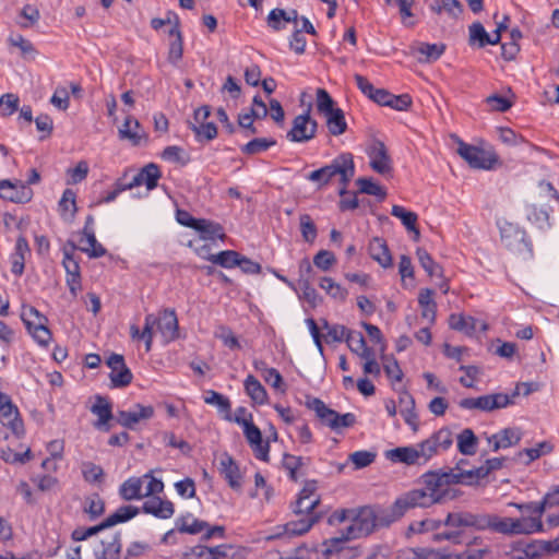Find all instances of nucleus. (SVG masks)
I'll return each mask as SVG.
<instances>
[{
	"label": "nucleus",
	"instance_id": "1",
	"mask_svg": "<svg viewBox=\"0 0 559 559\" xmlns=\"http://www.w3.org/2000/svg\"><path fill=\"white\" fill-rule=\"evenodd\" d=\"M421 480L424 488L409 490L394 501L393 520H400L411 509L429 508L455 497L450 488H444L436 471L424 474Z\"/></svg>",
	"mask_w": 559,
	"mask_h": 559
},
{
	"label": "nucleus",
	"instance_id": "42",
	"mask_svg": "<svg viewBox=\"0 0 559 559\" xmlns=\"http://www.w3.org/2000/svg\"><path fill=\"white\" fill-rule=\"evenodd\" d=\"M526 218L539 229L549 228L551 226L549 218V210L546 207H538L535 204L525 207Z\"/></svg>",
	"mask_w": 559,
	"mask_h": 559
},
{
	"label": "nucleus",
	"instance_id": "54",
	"mask_svg": "<svg viewBox=\"0 0 559 559\" xmlns=\"http://www.w3.org/2000/svg\"><path fill=\"white\" fill-rule=\"evenodd\" d=\"M359 187V192L368 195H373L380 200L385 199L386 191L380 185L373 182L372 178L360 177L356 180Z\"/></svg>",
	"mask_w": 559,
	"mask_h": 559
},
{
	"label": "nucleus",
	"instance_id": "50",
	"mask_svg": "<svg viewBox=\"0 0 559 559\" xmlns=\"http://www.w3.org/2000/svg\"><path fill=\"white\" fill-rule=\"evenodd\" d=\"M168 34L170 37H174L169 44L168 61L173 64H177L183 53L182 34L180 29L169 31Z\"/></svg>",
	"mask_w": 559,
	"mask_h": 559
},
{
	"label": "nucleus",
	"instance_id": "55",
	"mask_svg": "<svg viewBox=\"0 0 559 559\" xmlns=\"http://www.w3.org/2000/svg\"><path fill=\"white\" fill-rule=\"evenodd\" d=\"M204 402L206 404H210V405H215L217 406L218 411L222 412V413H225L226 416L225 418L230 420V401L228 397H226L225 395L216 392V391H213V390H209L206 392V396L204 397Z\"/></svg>",
	"mask_w": 559,
	"mask_h": 559
},
{
	"label": "nucleus",
	"instance_id": "49",
	"mask_svg": "<svg viewBox=\"0 0 559 559\" xmlns=\"http://www.w3.org/2000/svg\"><path fill=\"white\" fill-rule=\"evenodd\" d=\"M240 253L234 250H224L216 254H210L207 260L213 264L221 265L225 269H231L239 263Z\"/></svg>",
	"mask_w": 559,
	"mask_h": 559
},
{
	"label": "nucleus",
	"instance_id": "25",
	"mask_svg": "<svg viewBox=\"0 0 559 559\" xmlns=\"http://www.w3.org/2000/svg\"><path fill=\"white\" fill-rule=\"evenodd\" d=\"M91 412L98 417L97 421L94 424V427L108 431L110 427L108 426V421L112 419V408L111 403L107 397L102 395H96L95 403L91 407Z\"/></svg>",
	"mask_w": 559,
	"mask_h": 559
},
{
	"label": "nucleus",
	"instance_id": "57",
	"mask_svg": "<svg viewBox=\"0 0 559 559\" xmlns=\"http://www.w3.org/2000/svg\"><path fill=\"white\" fill-rule=\"evenodd\" d=\"M276 141L274 139L255 138L249 141L241 147V152L247 155H254L269 150L274 146Z\"/></svg>",
	"mask_w": 559,
	"mask_h": 559
},
{
	"label": "nucleus",
	"instance_id": "36",
	"mask_svg": "<svg viewBox=\"0 0 559 559\" xmlns=\"http://www.w3.org/2000/svg\"><path fill=\"white\" fill-rule=\"evenodd\" d=\"M432 295V289L423 288L418 296V304L421 307V317L427 319L430 324L435 323L437 314V304L433 301Z\"/></svg>",
	"mask_w": 559,
	"mask_h": 559
},
{
	"label": "nucleus",
	"instance_id": "11",
	"mask_svg": "<svg viewBox=\"0 0 559 559\" xmlns=\"http://www.w3.org/2000/svg\"><path fill=\"white\" fill-rule=\"evenodd\" d=\"M0 421L3 426L9 427L16 437L23 435L24 429L20 412L12 403L11 397L3 392H0Z\"/></svg>",
	"mask_w": 559,
	"mask_h": 559
},
{
	"label": "nucleus",
	"instance_id": "35",
	"mask_svg": "<svg viewBox=\"0 0 559 559\" xmlns=\"http://www.w3.org/2000/svg\"><path fill=\"white\" fill-rule=\"evenodd\" d=\"M193 554L198 557L207 556L210 559H233L236 556L231 545H219L212 548L199 545L194 547Z\"/></svg>",
	"mask_w": 559,
	"mask_h": 559
},
{
	"label": "nucleus",
	"instance_id": "33",
	"mask_svg": "<svg viewBox=\"0 0 559 559\" xmlns=\"http://www.w3.org/2000/svg\"><path fill=\"white\" fill-rule=\"evenodd\" d=\"M193 229L200 234V238L203 240H215L216 238L224 240L226 238L224 228L219 223L205 218H199Z\"/></svg>",
	"mask_w": 559,
	"mask_h": 559
},
{
	"label": "nucleus",
	"instance_id": "56",
	"mask_svg": "<svg viewBox=\"0 0 559 559\" xmlns=\"http://www.w3.org/2000/svg\"><path fill=\"white\" fill-rule=\"evenodd\" d=\"M469 45H477L479 48L485 47L490 43V35L486 32L480 22L473 23L469 28Z\"/></svg>",
	"mask_w": 559,
	"mask_h": 559
},
{
	"label": "nucleus",
	"instance_id": "27",
	"mask_svg": "<svg viewBox=\"0 0 559 559\" xmlns=\"http://www.w3.org/2000/svg\"><path fill=\"white\" fill-rule=\"evenodd\" d=\"M368 252L372 260L377 261L382 267H391L393 260L391 252L384 239L374 237L370 240Z\"/></svg>",
	"mask_w": 559,
	"mask_h": 559
},
{
	"label": "nucleus",
	"instance_id": "14",
	"mask_svg": "<svg viewBox=\"0 0 559 559\" xmlns=\"http://www.w3.org/2000/svg\"><path fill=\"white\" fill-rule=\"evenodd\" d=\"M33 190L21 180H1L0 198L13 203H27L33 198Z\"/></svg>",
	"mask_w": 559,
	"mask_h": 559
},
{
	"label": "nucleus",
	"instance_id": "13",
	"mask_svg": "<svg viewBox=\"0 0 559 559\" xmlns=\"http://www.w3.org/2000/svg\"><path fill=\"white\" fill-rule=\"evenodd\" d=\"M155 414L152 405L135 404L130 411H118L116 420L127 429L134 430L142 420L151 419Z\"/></svg>",
	"mask_w": 559,
	"mask_h": 559
},
{
	"label": "nucleus",
	"instance_id": "22",
	"mask_svg": "<svg viewBox=\"0 0 559 559\" xmlns=\"http://www.w3.org/2000/svg\"><path fill=\"white\" fill-rule=\"evenodd\" d=\"M120 140H128L133 146L141 144L142 140H147L139 120L128 115L118 130Z\"/></svg>",
	"mask_w": 559,
	"mask_h": 559
},
{
	"label": "nucleus",
	"instance_id": "18",
	"mask_svg": "<svg viewBox=\"0 0 559 559\" xmlns=\"http://www.w3.org/2000/svg\"><path fill=\"white\" fill-rule=\"evenodd\" d=\"M525 237V230L512 224H507L501 228V241L512 251L522 252L523 250L528 249V243L526 242Z\"/></svg>",
	"mask_w": 559,
	"mask_h": 559
},
{
	"label": "nucleus",
	"instance_id": "43",
	"mask_svg": "<svg viewBox=\"0 0 559 559\" xmlns=\"http://www.w3.org/2000/svg\"><path fill=\"white\" fill-rule=\"evenodd\" d=\"M209 527V523L193 519L191 514L180 516L176 520V528L180 533L199 534Z\"/></svg>",
	"mask_w": 559,
	"mask_h": 559
},
{
	"label": "nucleus",
	"instance_id": "41",
	"mask_svg": "<svg viewBox=\"0 0 559 559\" xmlns=\"http://www.w3.org/2000/svg\"><path fill=\"white\" fill-rule=\"evenodd\" d=\"M301 518L296 521H290L285 525V530L287 534L290 535H302L307 533L314 523H317L321 514H313V515H300Z\"/></svg>",
	"mask_w": 559,
	"mask_h": 559
},
{
	"label": "nucleus",
	"instance_id": "47",
	"mask_svg": "<svg viewBox=\"0 0 559 559\" xmlns=\"http://www.w3.org/2000/svg\"><path fill=\"white\" fill-rule=\"evenodd\" d=\"M248 416L249 418L238 417L235 421L242 426L243 435L249 445H252L254 443H259L263 439L261 430L252 423V414H248Z\"/></svg>",
	"mask_w": 559,
	"mask_h": 559
},
{
	"label": "nucleus",
	"instance_id": "4",
	"mask_svg": "<svg viewBox=\"0 0 559 559\" xmlns=\"http://www.w3.org/2000/svg\"><path fill=\"white\" fill-rule=\"evenodd\" d=\"M484 530L503 535H530L544 531V525L533 519L501 518L496 514H484Z\"/></svg>",
	"mask_w": 559,
	"mask_h": 559
},
{
	"label": "nucleus",
	"instance_id": "9",
	"mask_svg": "<svg viewBox=\"0 0 559 559\" xmlns=\"http://www.w3.org/2000/svg\"><path fill=\"white\" fill-rule=\"evenodd\" d=\"M352 537L341 533L340 536L332 537L324 540L321 548L323 556H337L340 559H356L361 556V550L358 546H349Z\"/></svg>",
	"mask_w": 559,
	"mask_h": 559
},
{
	"label": "nucleus",
	"instance_id": "7",
	"mask_svg": "<svg viewBox=\"0 0 559 559\" xmlns=\"http://www.w3.org/2000/svg\"><path fill=\"white\" fill-rule=\"evenodd\" d=\"M453 432L448 427H442L433 432L428 439L418 443L424 457V463H427L435 455L450 449L453 444Z\"/></svg>",
	"mask_w": 559,
	"mask_h": 559
},
{
	"label": "nucleus",
	"instance_id": "58",
	"mask_svg": "<svg viewBox=\"0 0 559 559\" xmlns=\"http://www.w3.org/2000/svg\"><path fill=\"white\" fill-rule=\"evenodd\" d=\"M503 462L504 457L488 459L484 465L473 468L476 484H478L480 479L487 477L491 472L502 468Z\"/></svg>",
	"mask_w": 559,
	"mask_h": 559
},
{
	"label": "nucleus",
	"instance_id": "3",
	"mask_svg": "<svg viewBox=\"0 0 559 559\" xmlns=\"http://www.w3.org/2000/svg\"><path fill=\"white\" fill-rule=\"evenodd\" d=\"M393 504L388 509H379L376 511L371 507H364L358 510L353 518L352 523L341 533L347 537L359 538L369 535L377 525L389 526L396 520L392 519Z\"/></svg>",
	"mask_w": 559,
	"mask_h": 559
},
{
	"label": "nucleus",
	"instance_id": "26",
	"mask_svg": "<svg viewBox=\"0 0 559 559\" xmlns=\"http://www.w3.org/2000/svg\"><path fill=\"white\" fill-rule=\"evenodd\" d=\"M219 472L233 489H240V469L236 461L228 453L222 454L219 459Z\"/></svg>",
	"mask_w": 559,
	"mask_h": 559
},
{
	"label": "nucleus",
	"instance_id": "29",
	"mask_svg": "<svg viewBox=\"0 0 559 559\" xmlns=\"http://www.w3.org/2000/svg\"><path fill=\"white\" fill-rule=\"evenodd\" d=\"M143 511L147 514H153L159 519H169L175 513V508L171 501L162 500L159 497H152L144 502Z\"/></svg>",
	"mask_w": 559,
	"mask_h": 559
},
{
	"label": "nucleus",
	"instance_id": "19",
	"mask_svg": "<svg viewBox=\"0 0 559 559\" xmlns=\"http://www.w3.org/2000/svg\"><path fill=\"white\" fill-rule=\"evenodd\" d=\"M370 167L380 175L392 171V160L383 142L377 141L370 152Z\"/></svg>",
	"mask_w": 559,
	"mask_h": 559
},
{
	"label": "nucleus",
	"instance_id": "2",
	"mask_svg": "<svg viewBox=\"0 0 559 559\" xmlns=\"http://www.w3.org/2000/svg\"><path fill=\"white\" fill-rule=\"evenodd\" d=\"M355 175V163L352 153H342L336 156L329 165L316 169L308 174L306 178L317 183L318 189L330 185L335 177H338L341 197L348 194L347 186Z\"/></svg>",
	"mask_w": 559,
	"mask_h": 559
},
{
	"label": "nucleus",
	"instance_id": "5",
	"mask_svg": "<svg viewBox=\"0 0 559 559\" xmlns=\"http://www.w3.org/2000/svg\"><path fill=\"white\" fill-rule=\"evenodd\" d=\"M21 319L34 340L39 345L47 346L51 340V332L46 325L48 319L35 307L28 305L22 306Z\"/></svg>",
	"mask_w": 559,
	"mask_h": 559
},
{
	"label": "nucleus",
	"instance_id": "28",
	"mask_svg": "<svg viewBox=\"0 0 559 559\" xmlns=\"http://www.w3.org/2000/svg\"><path fill=\"white\" fill-rule=\"evenodd\" d=\"M522 433L520 429L504 428L496 435L488 437V442L492 443V451L506 449L518 444L521 441Z\"/></svg>",
	"mask_w": 559,
	"mask_h": 559
},
{
	"label": "nucleus",
	"instance_id": "37",
	"mask_svg": "<svg viewBox=\"0 0 559 559\" xmlns=\"http://www.w3.org/2000/svg\"><path fill=\"white\" fill-rule=\"evenodd\" d=\"M243 386L253 403L263 405L267 402V392L254 376L249 374L243 382Z\"/></svg>",
	"mask_w": 559,
	"mask_h": 559
},
{
	"label": "nucleus",
	"instance_id": "6",
	"mask_svg": "<svg viewBox=\"0 0 559 559\" xmlns=\"http://www.w3.org/2000/svg\"><path fill=\"white\" fill-rule=\"evenodd\" d=\"M457 154L475 169H492L498 163L496 153L486 151L461 140L457 142Z\"/></svg>",
	"mask_w": 559,
	"mask_h": 559
},
{
	"label": "nucleus",
	"instance_id": "16",
	"mask_svg": "<svg viewBox=\"0 0 559 559\" xmlns=\"http://www.w3.org/2000/svg\"><path fill=\"white\" fill-rule=\"evenodd\" d=\"M465 460H460L455 467L449 468L448 471L439 469L436 471L440 476L444 488H449L450 485L454 484H463L466 486L476 485L473 469L464 471L461 468V463H464Z\"/></svg>",
	"mask_w": 559,
	"mask_h": 559
},
{
	"label": "nucleus",
	"instance_id": "52",
	"mask_svg": "<svg viewBox=\"0 0 559 559\" xmlns=\"http://www.w3.org/2000/svg\"><path fill=\"white\" fill-rule=\"evenodd\" d=\"M430 9L437 14L445 11L452 17H459L463 12V5L459 0H436L431 3Z\"/></svg>",
	"mask_w": 559,
	"mask_h": 559
},
{
	"label": "nucleus",
	"instance_id": "59",
	"mask_svg": "<svg viewBox=\"0 0 559 559\" xmlns=\"http://www.w3.org/2000/svg\"><path fill=\"white\" fill-rule=\"evenodd\" d=\"M160 157L164 160L180 164L182 166L188 164L190 159L189 156L186 154L185 150L177 145L166 146L163 150Z\"/></svg>",
	"mask_w": 559,
	"mask_h": 559
},
{
	"label": "nucleus",
	"instance_id": "32",
	"mask_svg": "<svg viewBox=\"0 0 559 559\" xmlns=\"http://www.w3.org/2000/svg\"><path fill=\"white\" fill-rule=\"evenodd\" d=\"M162 177L159 167L154 164L150 163L145 165L134 177H133V185H136V187L141 185H145L147 190H153L157 187L158 180Z\"/></svg>",
	"mask_w": 559,
	"mask_h": 559
},
{
	"label": "nucleus",
	"instance_id": "30",
	"mask_svg": "<svg viewBox=\"0 0 559 559\" xmlns=\"http://www.w3.org/2000/svg\"><path fill=\"white\" fill-rule=\"evenodd\" d=\"M400 413L405 423L412 427L414 431L418 429V416L415 412V400L407 391H403L399 396Z\"/></svg>",
	"mask_w": 559,
	"mask_h": 559
},
{
	"label": "nucleus",
	"instance_id": "39",
	"mask_svg": "<svg viewBox=\"0 0 559 559\" xmlns=\"http://www.w3.org/2000/svg\"><path fill=\"white\" fill-rule=\"evenodd\" d=\"M143 479L141 477H130L119 488V495L126 501L136 500L144 497L142 492Z\"/></svg>",
	"mask_w": 559,
	"mask_h": 559
},
{
	"label": "nucleus",
	"instance_id": "31",
	"mask_svg": "<svg viewBox=\"0 0 559 559\" xmlns=\"http://www.w3.org/2000/svg\"><path fill=\"white\" fill-rule=\"evenodd\" d=\"M31 249L26 238L21 235L16 239L14 252L11 255L12 273L16 276H21L25 267V257L29 254Z\"/></svg>",
	"mask_w": 559,
	"mask_h": 559
},
{
	"label": "nucleus",
	"instance_id": "60",
	"mask_svg": "<svg viewBox=\"0 0 559 559\" xmlns=\"http://www.w3.org/2000/svg\"><path fill=\"white\" fill-rule=\"evenodd\" d=\"M319 285L332 298L340 301H344L346 299L347 290L340 284L335 283L331 277H322Z\"/></svg>",
	"mask_w": 559,
	"mask_h": 559
},
{
	"label": "nucleus",
	"instance_id": "17",
	"mask_svg": "<svg viewBox=\"0 0 559 559\" xmlns=\"http://www.w3.org/2000/svg\"><path fill=\"white\" fill-rule=\"evenodd\" d=\"M385 457L391 462L404 463L406 465L425 464L418 444L415 447H397L385 451Z\"/></svg>",
	"mask_w": 559,
	"mask_h": 559
},
{
	"label": "nucleus",
	"instance_id": "12",
	"mask_svg": "<svg viewBox=\"0 0 559 559\" xmlns=\"http://www.w3.org/2000/svg\"><path fill=\"white\" fill-rule=\"evenodd\" d=\"M318 122L309 114L298 115L293 120V128L287 132V139L292 142H308L314 138Z\"/></svg>",
	"mask_w": 559,
	"mask_h": 559
},
{
	"label": "nucleus",
	"instance_id": "61",
	"mask_svg": "<svg viewBox=\"0 0 559 559\" xmlns=\"http://www.w3.org/2000/svg\"><path fill=\"white\" fill-rule=\"evenodd\" d=\"M300 231L306 242L312 243L318 235V229L309 214L299 216Z\"/></svg>",
	"mask_w": 559,
	"mask_h": 559
},
{
	"label": "nucleus",
	"instance_id": "40",
	"mask_svg": "<svg viewBox=\"0 0 559 559\" xmlns=\"http://www.w3.org/2000/svg\"><path fill=\"white\" fill-rule=\"evenodd\" d=\"M490 554V547L484 545L481 538H474V540L466 544L464 551L456 554L454 559H481Z\"/></svg>",
	"mask_w": 559,
	"mask_h": 559
},
{
	"label": "nucleus",
	"instance_id": "53",
	"mask_svg": "<svg viewBox=\"0 0 559 559\" xmlns=\"http://www.w3.org/2000/svg\"><path fill=\"white\" fill-rule=\"evenodd\" d=\"M445 50L444 44H428L420 43L417 47V51L425 56L424 59H419L421 62H433L438 60Z\"/></svg>",
	"mask_w": 559,
	"mask_h": 559
},
{
	"label": "nucleus",
	"instance_id": "21",
	"mask_svg": "<svg viewBox=\"0 0 559 559\" xmlns=\"http://www.w3.org/2000/svg\"><path fill=\"white\" fill-rule=\"evenodd\" d=\"M157 329L162 333L166 342H171L178 338V318L174 309H164L159 313Z\"/></svg>",
	"mask_w": 559,
	"mask_h": 559
},
{
	"label": "nucleus",
	"instance_id": "8",
	"mask_svg": "<svg viewBox=\"0 0 559 559\" xmlns=\"http://www.w3.org/2000/svg\"><path fill=\"white\" fill-rule=\"evenodd\" d=\"M76 250L78 246L72 240H68L62 248V264L67 273V285L73 297H76L78 292L82 288L80 264L79 261L74 259V252Z\"/></svg>",
	"mask_w": 559,
	"mask_h": 559
},
{
	"label": "nucleus",
	"instance_id": "24",
	"mask_svg": "<svg viewBox=\"0 0 559 559\" xmlns=\"http://www.w3.org/2000/svg\"><path fill=\"white\" fill-rule=\"evenodd\" d=\"M559 552V538L552 542H534L525 544L522 555L513 556L512 559H536L543 554L552 555Z\"/></svg>",
	"mask_w": 559,
	"mask_h": 559
},
{
	"label": "nucleus",
	"instance_id": "45",
	"mask_svg": "<svg viewBox=\"0 0 559 559\" xmlns=\"http://www.w3.org/2000/svg\"><path fill=\"white\" fill-rule=\"evenodd\" d=\"M416 255L420 266L426 271L429 277H442L443 269L424 248H417Z\"/></svg>",
	"mask_w": 559,
	"mask_h": 559
},
{
	"label": "nucleus",
	"instance_id": "15",
	"mask_svg": "<svg viewBox=\"0 0 559 559\" xmlns=\"http://www.w3.org/2000/svg\"><path fill=\"white\" fill-rule=\"evenodd\" d=\"M106 364L111 369L109 378L114 388H124L132 382V372L126 366L122 355L111 354Z\"/></svg>",
	"mask_w": 559,
	"mask_h": 559
},
{
	"label": "nucleus",
	"instance_id": "10",
	"mask_svg": "<svg viewBox=\"0 0 559 559\" xmlns=\"http://www.w3.org/2000/svg\"><path fill=\"white\" fill-rule=\"evenodd\" d=\"M317 490L316 480H307L300 490L297 500L292 504L293 512L296 515H313L319 514L316 512V508L320 503V498H312Z\"/></svg>",
	"mask_w": 559,
	"mask_h": 559
},
{
	"label": "nucleus",
	"instance_id": "63",
	"mask_svg": "<svg viewBox=\"0 0 559 559\" xmlns=\"http://www.w3.org/2000/svg\"><path fill=\"white\" fill-rule=\"evenodd\" d=\"M461 408L464 409H480L484 412H491L489 394L478 397H466L459 403Z\"/></svg>",
	"mask_w": 559,
	"mask_h": 559
},
{
	"label": "nucleus",
	"instance_id": "62",
	"mask_svg": "<svg viewBox=\"0 0 559 559\" xmlns=\"http://www.w3.org/2000/svg\"><path fill=\"white\" fill-rule=\"evenodd\" d=\"M391 214L401 219L402 224L408 230H415V225L417 223L418 216L415 212L407 211L405 207L401 205H393Z\"/></svg>",
	"mask_w": 559,
	"mask_h": 559
},
{
	"label": "nucleus",
	"instance_id": "34",
	"mask_svg": "<svg viewBox=\"0 0 559 559\" xmlns=\"http://www.w3.org/2000/svg\"><path fill=\"white\" fill-rule=\"evenodd\" d=\"M508 506L518 509L522 513L520 519H533L543 525L542 516L546 511L543 500L539 502L531 501L525 503L509 502Z\"/></svg>",
	"mask_w": 559,
	"mask_h": 559
},
{
	"label": "nucleus",
	"instance_id": "51",
	"mask_svg": "<svg viewBox=\"0 0 559 559\" xmlns=\"http://www.w3.org/2000/svg\"><path fill=\"white\" fill-rule=\"evenodd\" d=\"M449 325L452 330L465 332L471 335L476 329V320L473 317L452 313L449 317Z\"/></svg>",
	"mask_w": 559,
	"mask_h": 559
},
{
	"label": "nucleus",
	"instance_id": "23",
	"mask_svg": "<svg viewBox=\"0 0 559 559\" xmlns=\"http://www.w3.org/2000/svg\"><path fill=\"white\" fill-rule=\"evenodd\" d=\"M306 405L312 409L321 423L330 429L337 431V412L328 407L325 403L318 397H308Z\"/></svg>",
	"mask_w": 559,
	"mask_h": 559
},
{
	"label": "nucleus",
	"instance_id": "48",
	"mask_svg": "<svg viewBox=\"0 0 559 559\" xmlns=\"http://www.w3.org/2000/svg\"><path fill=\"white\" fill-rule=\"evenodd\" d=\"M85 237L86 246L78 247V250L87 253L90 258H100L107 253V250L100 245L96 237L95 231L82 234Z\"/></svg>",
	"mask_w": 559,
	"mask_h": 559
},
{
	"label": "nucleus",
	"instance_id": "64",
	"mask_svg": "<svg viewBox=\"0 0 559 559\" xmlns=\"http://www.w3.org/2000/svg\"><path fill=\"white\" fill-rule=\"evenodd\" d=\"M75 192L71 189H66L62 193L61 200L59 201V209L62 216L69 212L70 217H73L76 213V204H75Z\"/></svg>",
	"mask_w": 559,
	"mask_h": 559
},
{
	"label": "nucleus",
	"instance_id": "44",
	"mask_svg": "<svg viewBox=\"0 0 559 559\" xmlns=\"http://www.w3.org/2000/svg\"><path fill=\"white\" fill-rule=\"evenodd\" d=\"M326 118V127L332 135H341L347 129V122L345 120L344 111L341 108H336L331 112L324 115Z\"/></svg>",
	"mask_w": 559,
	"mask_h": 559
},
{
	"label": "nucleus",
	"instance_id": "46",
	"mask_svg": "<svg viewBox=\"0 0 559 559\" xmlns=\"http://www.w3.org/2000/svg\"><path fill=\"white\" fill-rule=\"evenodd\" d=\"M139 514V509L133 506H122L115 513L103 521V526L107 528L119 523H124Z\"/></svg>",
	"mask_w": 559,
	"mask_h": 559
},
{
	"label": "nucleus",
	"instance_id": "38",
	"mask_svg": "<svg viewBox=\"0 0 559 559\" xmlns=\"http://www.w3.org/2000/svg\"><path fill=\"white\" fill-rule=\"evenodd\" d=\"M457 450L463 455H474L478 447V438L471 428H464L456 437Z\"/></svg>",
	"mask_w": 559,
	"mask_h": 559
},
{
	"label": "nucleus",
	"instance_id": "20",
	"mask_svg": "<svg viewBox=\"0 0 559 559\" xmlns=\"http://www.w3.org/2000/svg\"><path fill=\"white\" fill-rule=\"evenodd\" d=\"M443 523L451 527H474L476 530H484V514H475L465 511L450 512Z\"/></svg>",
	"mask_w": 559,
	"mask_h": 559
}]
</instances>
